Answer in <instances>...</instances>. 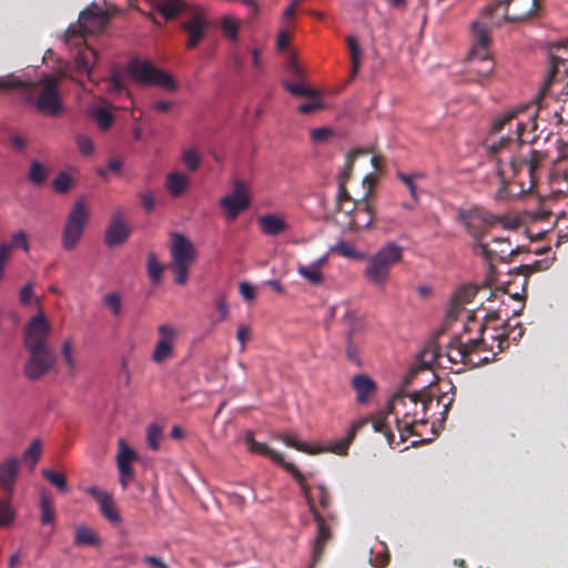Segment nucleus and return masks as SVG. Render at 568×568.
<instances>
[{"instance_id":"obj_34","label":"nucleus","mask_w":568,"mask_h":568,"mask_svg":"<svg viewBox=\"0 0 568 568\" xmlns=\"http://www.w3.org/2000/svg\"><path fill=\"white\" fill-rule=\"evenodd\" d=\"M164 266L159 262L154 253H149L146 261V272L150 281L158 284L162 280Z\"/></svg>"},{"instance_id":"obj_5","label":"nucleus","mask_w":568,"mask_h":568,"mask_svg":"<svg viewBox=\"0 0 568 568\" xmlns=\"http://www.w3.org/2000/svg\"><path fill=\"white\" fill-rule=\"evenodd\" d=\"M474 45L468 54V67L465 74L467 82L488 85L495 70V62L489 53L491 38L487 26L471 23Z\"/></svg>"},{"instance_id":"obj_17","label":"nucleus","mask_w":568,"mask_h":568,"mask_svg":"<svg viewBox=\"0 0 568 568\" xmlns=\"http://www.w3.org/2000/svg\"><path fill=\"white\" fill-rule=\"evenodd\" d=\"M160 335L152 353V361L161 364L173 355V344L176 337V331L173 326L163 324L158 327Z\"/></svg>"},{"instance_id":"obj_57","label":"nucleus","mask_w":568,"mask_h":568,"mask_svg":"<svg viewBox=\"0 0 568 568\" xmlns=\"http://www.w3.org/2000/svg\"><path fill=\"white\" fill-rule=\"evenodd\" d=\"M119 475H120V484L123 489H126L130 480L134 476V471L131 465L118 464Z\"/></svg>"},{"instance_id":"obj_20","label":"nucleus","mask_w":568,"mask_h":568,"mask_svg":"<svg viewBox=\"0 0 568 568\" xmlns=\"http://www.w3.org/2000/svg\"><path fill=\"white\" fill-rule=\"evenodd\" d=\"M20 460L14 456H7L0 462V489L12 495L18 481Z\"/></svg>"},{"instance_id":"obj_16","label":"nucleus","mask_w":568,"mask_h":568,"mask_svg":"<svg viewBox=\"0 0 568 568\" xmlns=\"http://www.w3.org/2000/svg\"><path fill=\"white\" fill-rule=\"evenodd\" d=\"M510 17L511 12L506 1L499 0L486 6L481 12L480 20L474 21L473 23H481L487 26L488 33L490 34V30L493 28L501 26L505 21L513 22Z\"/></svg>"},{"instance_id":"obj_29","label":"nucleus","mask_w":568,"mask_h":568,"mask_svg":"<svg viewBox=\"0 0 568 568\" xmlns=\"http://www.w3.org/2000/svg\"><path fill=\"white\" fill-rule=\"evenodd\" d=\"M446 357L453 364L466 363L467 355L464 346L463 336H454L447 347H446Z\"/></svg>"},{"instance_id":"obj_26","label":"nucleus","mask_w":568,"mask_h":568,"mask_svg":"<svg viewBox=\"0 0 568 568\" xmlns=\"http://www.w3.org/2000/svg\"><path fill=\"white\" fill-rule=\"evenodd\" d=\"M258 225L262 232L270 236H276L287 229L285 221L275 214H266L260 216Z\"/></svg>"},{"instance_id":"obj_59","label":"nucleus","mask_w":568,"mask_h":568,"mask_svg":"<svg viewBox=\"0 0 568 568\" xmlns=\"http://www.w3.org/2000/svg\"><path fill=\"white\" fill-rule=\"evenodd\" d=\"M285 89L296 97H308V95H315V90L301 85V84H294V83H285Z\"/></svg>"},{"instance_id":"obj_37","label":"nucleus","mask_w":568,"mask_h":568,"mask_svg":"<svg viewBox=\"0 0 568 568\" xmlns=\"http://www.w3.org/2000/svg\"><path fill=\"white\" fill-rule=\"evenodd\" d=\"M297 273L305 278L308 283L313 285H320L324 281V276L322 274V271H318L315 268L312 264L306 265H298L297 266Z\"/></svg>"},{"instance_id":"obj_51","label":"nucleus","mask_w":568,"mask_h":568,"mask_svg":"<svg viewBox=\"0 0 568 568\" xmlns=\"http://www.w3.org/2000/svg\"><path fill=\"white\" fill-rule=\"evenodd\" d=\"M182 159H183L185 166L190 171H196L200 168L201 155L195 150H192V149L185 150L183 152Z\"/></svg>"},{"instance_id":"obj_56","label":"nucleus","mask_w":568,"mask_h":568,"mask_svg":"<svg viewBox=\"0 0 568 568\" xmlns=\"http://www.w3.org/2000/svg\"><path fill=\"white\" fill-rule=\"evenodd\" d=\"M9 245H12V251L16 247L22 248L24 252H29V241L28 235L24 231H19L12 234L11 236V243H8Z\"/></svg>"},{"instance_id":"obj_48","label":"nucleus","mask_w":568,"mask_h":568,"mask_svg":"<svg viewBox=\"0 0 568 568\" xmlns=\"http://www.w3.org/2000/svg\"><path fill=\"white\" fill-rule=\"evenodd\" d=\"M42 453V445L40 439H34L31 445L24 450L22 455L23 460H32V467L36 466L38 459L40 458Z\"/></svg>"},{"instance_id":"obj_38","label":"nucleus","mask_w":568,"mask_h":568,"mask_svg":"<svg viewBox=\"0 0 568 568\" xmlns=\"http://www.w3.org/2000/svg\"><path fill=\"white\" fill-rule=\"evenodd\" d=\"M41 474L52 486L58 488L60 491L67 493L69 490L68 483L63 474L55 473L48 468H43Z\"/></svg>"},{"instance_id":"obj_43","label":"nucleus","mask_w":568,"mask_h":568,"mask_svg":"<svg viewBox=\"0 0 568 568\" xmlns=\"http://www.w3.org/2000/svg\"><path fill=\"white\" fill-rule=\"evenodd\" d=\"M366 151L365 150H362V149H354L352 150L347 156H346V162H345V165H344V170L343 172L341 173V180L339 181H344V183L346 182V180L349 179L351 174H352V171H353V166H354V162L355 160L362 155V154H365Z\"/></svg>"},{"instance_id":"obj_58","label":"nucleus","mask_w":568,"mask_h":568,"mask_svg":"<svg viewBox=\"0 0 568 568\" xmlns=\"http://www.w3.org/2000/svg\"><path fill=\"white\" fill-rule=\"evenodd\" d=\"M517 115V111H510L504 114L500 119L494 121L491 124V133H499L506 124H509L513 120H515Z\"/></svg>"},{"instance_id":"obj_31","label":"nucleus","mask_w":568,"mask_h":568,"mask_svg":"<svg viewBox=\"0 0 568 568\" xmlns=\"http://www.w3.org/2000/svg\"><path fill=\"white\" fill-rule=\"evenodd\" d=\"M55 520V510L51 497L42 493L40 497V521L43 526L51 525Z\"/></svg>"},{"instance_id":"obj_7","label":"nucleus","mask_w":568,"mask_h":568,"mask_svg":"<svg viewBox=\"0 0 568 568\" xmlns=\"http://www.w3.org/2000/svg\"><path fill=\"white\" fill-rule=\"evenodd\" d=\"M457 222L465 227L466 232L475 241L476 247H479L484 242L483 240L488 230L498 224L511 230L518 227L517 220H509L506 215L494 214L479 206L458 210Z\"/></svg>"},{"instance_id":"obj_32","label":"nucleus","mask_w":568,"mask_h":568,"mask_svg":"<svg viewBox=\"0 0 568 568\" xmlns=\"http://www.w3.org/2000/svg\"><path fill=\"white\" fill-rule=\"evenodd\" d=\"M90 115L102 131L109 130L114 122V115L103 106L92 108L90 110Z\"/></svg>"},{"instance_id":"obj_12","label":"nucleus","mask_w":568,"mask_h":568,"mask_svg":"<svg viewBox=\"0 0 568 568\" xmlns=\"http://www.w3.org/2000/svg\"><path fill=\"white\" fill-rule=\"evenodd\" d=\"M369 423L372 424L373 429L377 433H383L389 443L394 439V434L388 428L386 424V417L384 415H378L375 416L374 418L362 417L352 424L347 434L343 438L331 445L332 453L341 456H346L348 448L352 442L354 440L357 432L361 430L366 425H368Z\"/></svg>"},{"instance_id":"obj_14","label":"nucleus","mask_w":568,"mask_h":568,"mask_svg":"<svg viewBox=\"0 0 568 568\" xmlns=\"http://www.w3.org/2000/svg\"><path fill=\"white\" fill-rule=\"evenodd\" d=\"M29 359L24 365L23 373L29 381H38L54 364V355L49 348L28 349Z\"/></svg>"},{"instance_id":"obj_44","label":"nucleus","mask_w":568,"mask_h":568,"mask_svg":"<svg viewBox=\"0 0 568 568\" xmlns=\"http://www.w3.org/2000/svg\"><path fill=\"white\" fill-rule=\"evenodd\" d=\"M103 305L108 307L114 316L121 314L122 298L116 292L109 293L103 296Z\"/></svg>"},{"instance_id":"obj_40","label":"nucleus","mask_w":568,"mask_h":568,"mask_svg":"<svg viewBox=\"0 0 568 568\" xmlns=\"http://www.w3.org/2000/svg\"><path fill=\"white\" fill-rule=\"evenodd\" d=\"M61 355L68 366V371L71 375L77 373V362L73 356V346L70 339H65L61 347Z\"/></svg>"},{"instance_id":"obj_3","label":"nucleus","mask_w":568,"mask_h":568,"mask_svg":"<svg viewBox=\"0 0 568 568\" xmlns=\"http://www.w3.org/2000/svg\"><path fill=\"white\" fill-rule=\"evenodd\" d=\"M105 23L106 17L103 12L87 9L79 14L78 23L71 24L64 34L65 43L78 50L74 57L77 70L85 72L90 80L98 52L85 43V34L102 30Z\"/></svg>"},{"instance_id":"obj_9","label":"nucleus","mask_w":568,"mask_h":568,"mask_svg":"<svg viewBox=\"0 0 568 568\" xmlns=\"http://www.w3.org/2000/svg\"><path fill=\"white\" fill-rule=\"evenodd\" d=\"M171 263L169 268L174 274V282L184 285L187 282L190 265L196 257V251L184 235L174 233L171 245Z\"/></svg>"},{"instance_id":"obj_18","label":"nucleus","mask_w":568,"mask_h":568,"mask_svg":"<svg viewBox=\"0 0 568 568\" xmlns=\"http://www.w3.org/2000/svg\"><path fill=\"white\" fill-rule=\"evenodd\" d=\"M87 493L95 499L99 505V509L102 516L112 525H120L122 521L120 511L114 503L113 497L101 490L97 486H91L87 489Z\"/></svg>"},{"instance_id":"obj_63","label":"nucleus","mask_w":568,"mask_h":568,"mask_svg":"<svg viewBox=\"0 0 568 568\" xmlns=\"http://www.w3.org/2000/svg\"><path fill=\"white\" fill-rule=\"evenodd\" d=\"M33 295V285L32 283L26 284L19 293V300L22 305H29L31 303V298Z\"/></svg>"},{"instance_id":"obj_49","label":"nucleus","mask_w":568,"mask_h":568,"mask_svg":"<svg viewBox=\"0 0 568 568\" xmlns=\"http://www.w3.org/2000/svg\"><path fill=\"white\" fill-rule=\"evenodd\" d=\"M14 520V513L10 507V503L0 500V528L10 526Z\"/></svg>"},{"instance_id":"obj_30","label":"nucleus","mask_w":568,"mask_h":568,"mask_svg":"<svg viewBox=\"0 0 568 568\" xmlns=\"http://www.w3.org/2000/svg\"><path fill=\"white\" fill-rule=\"evenodd\" d=\"M189 183L190 181L184 173L172 172L166 176L165 186L171 195L180 196L186 191Z\"/></svg>"},{"instance_id":"obj_45","label":"nucleus","mask_w":568,"mask_h":568,"mask_svg":"<svg viewBox=\"0 0 568 568\" xmlns=\"http://www.w3.org/2000/svg\"><path fill=\"white\" fill-rule=\"evenodd\" d=\"M72 179L65 172H60L57 178L52 181V187L55 192L64 194L71 190Z\"/></svg>"},{"instance_id":"obj_4","label":"nucleus","mask_w":568,"mask_h":568,"mask_svg":"<svg viewBox=\"0 0 568 568\" xmlns=\"http://www.w3.org/2000/svg\"><path fill=\"white\" fill-rule=\"evenodd\" d=\"M433 397L425 389L412 394L397 393L388 403V412L397 418V428L405 440L413 435L414 425L426 424V412Z\"/></svg>"},{"instance_id":"obj_8","label":"nucleus","mask_w":568,"mask_h":568,"mask_svg":"<svg viewBox=\"0 0 568 568\" xmlns=\"http://www.w3.org/2000/svg\"><path fill=\"white\" fill-rule=\"evenodd\" d=\"M404 248L387 242L367 258L364 277L375 286H383L389 278L390 270L403 260Z\"/></svg>"},{"instance_id":"obj_54","label":"nucleus","mask_w":568,"mask_h":568,"mask_svg":"<svg viewBox=\"0 0 568 568\" xmlns=\"http://www.w3.org/2000/svg\"><path fill=\"white\" fill-rule=\"evenodd\" d=\"M75 143L79 152L83 155H91L94 152V144L92 140L84 134H78L75 136Z\"/></svg>"},{"instance_id":"obj_2","label":"nucleus","mask_w":568,"mask_h":568,"mask_svg":"<svg viewBox=\"0 0 568 568\" xmlns=\"http://www.w3.org/2000/svg\"><path fill=\"white\" fill-rule=\"evenodd\" d=\"M244 440L247 446V449L251 453L266 456L276 464L281 465L284 469H286L294 477V479L297 481L301 489L303 490V494L307 500L310 511L312 513L314 521L316 523L317 526L316 537L312 544V561L308 567L314 568L321 561L325 551V546L327 541L332 539L333 534L325 518L318 513V510L315 507L314 499L311 495V486L307 484L305 476L298 470V468L293 463L285 462L281 453L272 449L264 443L255 440L252 433L246 434Z\"/></svg>"},{"instance_id":"obj_36","label":"nucleus","mask_w":568,"mask_h":568,"mask_svg":"<svg viewBox=\"0 0 568 568\" xmlns=\"http://www.w3.org/2000/svg\"><path fill=\"white\" fill-rule=\"evenodd\" d=\"M49 175L47 168L39 161H33L30 165L28 179L33 185L43 184Z\"/></svg>"},{"instance_id":"obj_52","label":"nucleus","mask_w":568,"mask_h":568,"mask_svg":"<svg viewBox=\"0 0 568 568\" xmlns=\"http://www.w3.org/2000/svg\"><path fill=\"white\" fill-rule=\"evenodd\" d=\"M12 256V245L3 242L0 243V282L2 281L6 272L7 264Z\"/></svg>"},{"instance_id":"obj_42","label":"nucleus","mask_w":568,"mask_h":568,"mask_svg":"<svg viewBox=\"0 0 568 568\" xmlns=\"http://www.w3.org/2000/svg\"><path fill=\"white\" fill-rule=\"evenodd\" d=\"M346 41L351 53L352 73L356 74L361 63V48L354 37H347Z\"/></svg>"},{"instance_id":"obj_1","label":"nucleus","mask_w":568,"mask_h":568,"mask_svg":"<svg viewBox=\"0 0 568 568\" xmlns=\"http://www.w3.org/2000/svg\"><path fill=\"white\" fill-rule=\"evenodd\" d=\"M525 123L518 121L516 123L517 139L501 138L498 142L487 140L486 145L489 154L494 158L495 168L500 180V186L495 193L497 201H506L510 197L508 192V183L511 176L516 175L521 169L527 168L530 176L531 186L536 183L535 174L541 166L546 154L529 150L528 155L516 158L511 154V148L523 144L521 134L525 131Z\"/></svg>"},{"instance_id":"obj_13","label":"nucleus","mask_w":568,"mask_h":568,"mask_svg":"<svg viewBox=\"0 0 568 568\" xmlns=\"http://www.w3.org/2000/svg\"><path fill=\"white\" fill-rule=\"evenodd\" d=\"M219 203L225 212L226 220L234 221L251 204L246 185L242 181L236 180L233 185V192L221 197Z\"/></svg>"},{"instance_id":"obj_22","label":"nucleus","mask_w":568,"mask_h":568,"mask_svg":"<svg viewBox=\"0 0 568 568\" xmlns=\"http://www.w3.org/2000/svg\"><path fill=\"white\" fill-rule=\"evenodd\" d=\"M348 212L353 213L348 223L352 231L368 229L374 221V209L366 199L361 202H356Z\"/></svg>"},{"instance_id":"obj_46","label":"nucleus","mask_w":568,"mask_h":568,"mask_svg":"<svg viewBox=\"0 0 568 568\" xmlns=\"http://www.w3.org/2000/svg\"><path fill=\"white\" fill-rule=\"evenodd\" d=\"M162 438V429L160 426L152 424L146 429L148 445L152 450H158Z\"/></svg>"},{"instance_id":"obj_47","label":"nucleus","mask_w":568,"mask_h":568,"mask_svg":"<svg viewBox=\"0 0 568 568\" xmlns=\"http://www.w3.org/2000/svg\"><path fill=\"white\" fill-rule=\"evenodd\" d=\"M136 459V454L124 440H120V450L116 457V464L131 465Z\"/></svg>"},{"instance_id":"obj_53","label":"nucleus","mask_w":568,"mask_h":568,"mask_svg":"<svg viewBox=\"0 0 568 568\" xmlns=\"http://www.w3.org/2000/svg\"><path fill=\"white\" fill-rule=\"evenodd\" d=\"M334 135L333 129L328 126H321L311 131V140L314 143H324Z\"/></svg>"},{"instance_id":"obj_35","label":"nucleus","mask_w":568,"mask_h":568,"mask_svg":"<svg viewBox=\"0 0 568 568\" xmlns=\"http://www.w3.org/2000/svg\"><path fill=\"white\" fill-rule=\"evenodd\" d=\"M183 8L181 0H161L158 10L165 20L173 19Z\"/></svg>"},{"instance_id":"obj_62","label":"nucleus","mask_w":568,"mask_h":568,"mask_svg":"<svg viewBox=\"0 0 568 568\" xmlns=\"http://www.w3.org/2000/svg\"><path fill=\"white\" fill-rule=\"evenodd\" d=\"M240 294L247 302H253L255 300V287L248 282L240 283Z\"/></svg>"},{"instance_id":"obj_41","label":"nucleus","mask_w":568,"mask_h":568,"mask_svg":"<svg viewBox=\"0 0 568 568\" xmlns=\"http://www.w3.org/2000/svg\"><path fill=\"white\" fill-rule=\"evenodd\" d=\"M332 253H337L338 255L347 258H359L362 257V253L357 252L354 246L351 244L339 241L335 245L331 247Z\"/></svg>"},{"instance_id":"obj_28","label":"nucleus","mask_w":568,"mask_h":568,"mask_svg":"<svg viewBox=\"0 0 568 568\" xmlns=\"http://www.w3.org/2000/svg\"><path fill=\"white\" fill-rule=\"evenodd\" d=\"M275 439L283 442L286 446L295 448L300 452L310 454V455H316L320 453L331 452V446L327 447H311L308 444L298 442L293 435H283L277 434L274 436Z\"/></svg>"},{"instance_id":"obj_23","label":"nucleus","mask_w":568,"mask_h":568,"mask_svg":"<svg viewBox=\"0 0 568 568\" xmlns=\"http://www.w3.org/2000/svg\"><path fill=\"white\" fill-rule=\"evenodd\" d=\"M206 20L203 16L195 13L192 18L182 24V29L187 33L186 48H195L204 37Z\"/></svg>"},{"instance_id":"obj_61","label":"nucleus","mask_w":568,"mask_h":568,"mask_svg":"<svg viewBox=\"0 0 568 568\" xmlns=\"http://www.w3.org/2000/svg\"><path fill=\"white\" fill-rule=\"evenodd\" d=\"M251 335H252V333H251V329L248 326H246V325L239 326L237 332H236V338L241 345L240 351L242 353L245 351L246 343L251 338Z\"/></svg>"},{"instance_id":"obj_15","label":"nucleus","mask_w":568,"mask_h":568,"mask_svg":"<svg viewBox=\"0 0 568 568\" xmlns=\"http://www.w3.org/2000/svg\"><path fill=\"white\" fill-rule=\"evenodd\" d=\"M50 332V326L40 312L38 315L31 318L26 326L24 332V345L27 349H40L48 348L45 341Z\"/></svg>"},{"instance_id":"obj_10","label":"nucleus","mask_w":568,"mask_h":568,"mask_svg":"<svg viewBox=\"0 0 568 568\" xmlns=\"http://www.w3.org/2000/svg\"><path fill=\"white\" fill-rule=\"evenodd\" d=\"M126 70L141 84L158 85L170 91L178 89L174 79L168 72L156 69L148 60L132 59L128 63Z\"/></svg>"},{"instance_id":"obj_55","label":"nucleus","mask_w":568,"mask_h":568,"mask_svg":"<svg viewBox=\"0 0 568 568\" xmlns=\"http://www.w3.org/2000/svg\"><path fill=\"white\" fill-rule=\"evenodd\" d=\"M308 97L312 98V100L308 102L302 103L298 106V111L301 113L308 114V113L318 111L323 108L320 95L316 91H315V95H308Z\"/></svg>"},{"instance_id":"obj_21","label":"nucleus","mask_w":568,"mask_h":568,"mask_svg":"<svg viewBox=\"0 0 568 568\" xmlns=\"http://www.w3.org/2000/svg\"><path fill=\"white\" fill-rule=\"evenodd\" d=\"M131 231L123 220L121 211L113 213L105 231V244L110 247L118 246L126 241Z\"/></svg>"},{"instance_id":"obj_27","label":"nucleus","mask_w":568,"mask_h":568,"mask_svg":"<svg viewBox=\"0 0 568 568\" xmlns=\"http://www.w3.org/2000/svg\"><path fill=\"white\" fill-rule=\"evenodd\" d=\"M566 61L558 57H551L550 70L547 78L545 79L544 85L540 90V94L545 95L552 83L557 81H564L567 77V70L560 71V65H565Z\"/></svg>"},{"instance_id":"obj_39","label":"nucleus","mask_w":568,"mask_h":568,"mask_svg":"<svg viewBox=\"0 0 568 568\" xmlns=\"http://www.w3.org/2000/svg\"><path fill=\"white\" fill-rule=\"evenodd\" d=\"M239 22L232 17H223L221 20V30L225 38L231 40L232 42L237 41L239 34Z\"/></svg>"},{"instance_id":"obj_50","label":"nucleus","mask_w":568,"mask_h":568,"mask_svg":"<svg viewBox=\"0 0 568 568\" xmlns=\"http://www.w3.org/2000/svg\"><path fill=\"white\" fill-rule=\"evenodd\" d=\"M396 175H397L398 180H400L407 186L412 199L415 202H418V194H417V186L415 184V179L419 178L420 175L419 174L409 175V174H405L403 172H398Z\"/></svg>"},{"instance_id":"obj_25","label":"nucleus","mask_w":568,"mask_h":568,"mask_svg":"<svg viewBox=\"0 0 568 568\" xmlns=\"http://www.w3.org/2000/svg\"><path fill=\"white\" fill-rule=\"evenodd\" d=\"M511 21H523L534 14L538 9V0H508Z\"/></svg>"},{"instance_id":"obj_60","label":"nucleus","mask_w":568,"mask_h":568,"mask_svg":"<svg viewBox=\"0 0 568 568\" xmlns=\"http://www.w3.org/2000/svg\"><path fill=\"white\" fill-rule=\"evenodd\" d=\"M19 84H21V82L13 74L0 77V93L8 92Z\"/></svg>"},{"instance_id":"obj_33","label":"nucleus","mask_w":568,"mask_h":568,"mask_svg":"<svg viewBox=\"0 0 568 568\" xmlns=\"http://www.w3.org/2000/svg\"><path fill=\"white\" fill-rule=\"evenodd\" d=\"M100 544V538L95 532L87 526H78L75 529L74 545L75 546H97Z\"/></svg>"},{"instance_id":"obj_64","label":"nucleus","mask_w":568,"mask_h":568,"mask_svg":"<svg viewBox=\"0 0 568 568\" xmlns=\"http://www.w3.org/2000/svg\"><path fill=\"white\" fill-rule=\"evenodd\" d=\"M317 491H318V501H320V505L323 509H326L331 503H332V498H331V495L327 491L326 487L323 486V485H318L316 487Z\"/></svg>"},{"instance_id":"obj_19","label":"nucleus","mask_w":568,"mask_h":568,"mask_svg":"<svg viewBox=\"0 0 568 568\" xmlns=\"http://www.w3.org/2000/svg\"><path fill=\"white\" fill-rule=\"evenodd\" d=\"M493 244L494 247L483 242L478 247L481 256L489 263L495 261L505 262L508 257L517 253L516 248L511 247L509 239L507 237H495Z\"/></svg>"},{"instance_id":"obj_6","label":"nucleus","mask_w":568,"mask_h":568,"mask_svg":"<svg viewBox=\"0 0 568 568\" xmlns=\"http://www.w3.org/2000/svg\"><path fill=\"white\" fill-rule=\"evenodd\" d=\"M60 79V77L47 74L36 82H24L18 79L21 84L14 87V89H22L24 100L34 105L40 113L57 116L63 111L62 97L59 90Z\"/></svg>"},{"instance_id":"obj_24","label":"nucleus","mask_w":568,"mask_h":568,"mask_svg":"<svg viewBox=\"0 0 568 568\" xmlns=\"http://www.w3.org/2000/svg\"><path fill=\"white\" fill-rule=\"evenodd\" d=\"M352 387L356 392V400L359 404H366L375 395L377 385L373 378L365 374L355 375L351 382Z\"/></svg>"},{"instance_id":"obj_11","label":"nucleus","mask_w":568,"mask_h":568,"mask_svg":"<svg viewBox=\"0 0 568 568\" xmlns=\"http://www.w3.org/2000/svg\"><path fill=\"white\" fill-rule=\"evenodd\" d=\"M89 209L84 201H77L65 221L62 234V246L67 251H72L81 240L85 225L89 221Z\"/></svg>"}]
</instances>
